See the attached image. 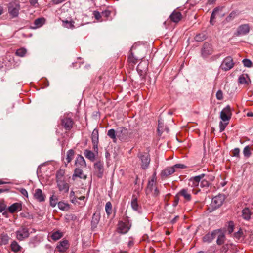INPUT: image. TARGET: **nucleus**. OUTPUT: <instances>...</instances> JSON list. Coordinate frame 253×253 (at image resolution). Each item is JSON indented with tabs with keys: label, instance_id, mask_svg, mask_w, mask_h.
Instances as JSON below:
<instances>
[{
	"label": "nucleus",
	"instance_id": "1",
	"mask_svg": "<svg viewBox=\"0 0 253 253\" xmlns=\"http://www.w3.org/2000/svg\"><path fill=\"white\" fill-rule=\"evenodd\" d=\"M137 156L140 161L141 168L144 170L147 169L151 161L149 154L148 152L139 151Z\"/></svg>",
	"mask_w": 253,
	"mask_h": 253
},
{
	"label": "nucleus",
	"instance_id": "2",
	"mask_svg": "<svg viewBox=\"0 0 253 253\" xmlns=\"http://www.w3.org/2000/svg\"><path fill=\"white\" fill-rule=\"evenodd\" d=\"M74 124V122L73 119L66 115L61 116L60 118L59 125L66 131H69L72 129Z\"/></svg>",
	"mask_w": 253,
	"mask_h": 253
},
{
	"label": "nucleus",
	"instance_id": "3",
	"mask_svg": "<svg viewBox=\"0 0 253 253\" xmlns=\"http://www.w3.org/2000/svg\"><path fill=\"white\" fill-rule=\"evenodd\" d=\"M116 135L121 141H126L132 137V133L127 128L121 126L117 128Z\"/></svg>",
	"mask_w": 253,
	"mask_h": 253
},
{
	"label": "nucleus",
	"instance_id": "4",
	"mask_svg": "<svg viewBox=\"0 0 253 253\" xmlns=\"http://www.w3.org/2000/svg\"><path fill=\"white\" fill-rule=\"evenodd\" d=\"M214 49L212 44L208 42H205L201 49V56L203 59H206L212 55Z\"/></svg>",
	"mask_w": 253,
	"mask_h": 253
},
{
	"label": "nucleus",
	"instance_id": "5",
	"mask_svg": "<svg viewBox=\"0 0 253 253\" xmlns=\"http://www.w3.org/2000/svg\"><path fill=\"white\" fill-rule=\"evenodd\" d=\"M16 238L19 241H23L29 237V229L25 226H21L15 232Z\"/></svg>",
	"mask_w": 253,
	"mask_h": 253
},
{
	"label": "nucleus",
	"instance_id": "6",
	"mask_svg": "<svg viewBox=\"0 0 253 253\" xmlns=\"http://www.w3.org/2000/svg\"><path fill=\"white\" fill-rule=\"evenodd\" d=\"M234 64L232 57L227 56L222 61L220 68L224 71H227L231 69L234 67Z\"/></svg>",
	"mask_w": 253,
	"mask_h": 253
},
{
	"label": "nucleus",
	"instance_id": "7",
	"mask_svg": "<svg viewBox=\"0 0 253 253\" xmlns=\"http://www.w3.org/2000/svg\"><path fill=\"white\" fill-rule=\"evenodd\" d=\"M91 142L93 151L96 154H98L99 143V132L97 128H94L91 135Z\"/></svg>",
	"mask_w": 253,
	"mask_h": 253
},
{
	"label": "nucleus",
	"instance_id": "8",
	"mask_svg": "<svg viewBox=\"0 0 253 253\" xmlns=\"http://www.w3.org/2000/svg\"><path fill=\"white\" fill-rule=\"evenodd\" d=\"M221 231V229H218L212 231L211 233H208L203 236L202 238L203 241L208 243L211 242Z\"/></svg>",
	"mask_w": 253,
	"mask_h": 253
},
{
	"label": "nucleus",
	"instance_id": "9",
	"mask_svg": "<svg viewBox=\"0 0 253 253\" xmlns=\"http://www.w3.org/2000/svg\"><path fill=\"white\" fill-rule=\"evenodd\" d=\"M225 200V196L223 194H218L213 197L211 201V205L214 209L220 207Z\"/></svg>",
	"mask_w": 253,
	"mask_h": 253
},
{
	"label": "nucleus",
	"instance_id": "10",
	"mask_svg": "<svg viewBox=\"0 0 253 253\" xmlns=\"http://www.w3.org/2000/svg\"><path fill=\"white\" fill-rule=\"evenodd\" d=\"M20 5L15 2L11 1L8 4V12L13 17H16L19 13Z\"/></svg>",
	"mask_w": 253,
	"mask_h": 253
},
{
	"label": "nucleus",
	"instance_id": "11",
	"mask_svg": "<svg viewBox=\"0 0 253 253\" xmlns=\"http://www.w3.org/2000/svg\"><path fill=\"white\" fill-rule=\"evenodd\" d=\"M104 163L103 162L99 161L94 164L95 173L97 177L101 178L104 172Z\"/></svg>",
	"mask_w": 253,
	"mask_h": 253
},
{
	"label": "nucleus",
	"instance_id": "12",
	"mask_svg": "<svg viewBox=\"0 0 253 253\" xmlns=\"http://www.w3.org/2000/svg\"><path fill=\"white\" fill-rule=\"evenodd\" d=\"M232 113L229 105L225 107L220 113V118L223 121H229L231 118Z\"/></svg>",
	"mask_w": 253,
	"mask_h": 253
},
{
	"label": "nucleus",
	"instance_id": "13",
	"mask_svg": "<svg viewBox=\"0 0 253 253\" xmlns=\"http://www.w3.org/2000/svg\"><path fill=\"white\" fill-rule=\"evenodd\" d=\"M131 226V223L126 224L122 221L118 224L117 231L121 234H126L128 232Z\"/></svg>",
	"mask_w": 253,
	"mask_h": 253
},
{
	"label": "nucleus",
	"instance_id": "14",
	"mask_svg": "<svg viewBox=\"0 0 253 253\" xmlns=\"http://www.w3.org/2000/svg\"><path fill=\"white\" fill-rule=\"evenodd\" d=\"M69 246L70 244L67 240H63L57 245L54 253H57V251L64 253L68 249Z\"/></svg>",
	"mask_w": 253,
	"mask_h": 253
},
{
	"label": "nucleus",
	"instance_id": "15",
	"mask_svg": "<svg viewBox=\"0 0 253 253\" xmlns=\"http://www.w3.org/2000/svg\"><path fill=\"white\" fill-rule=\"evenodd\" d=\"M249 31L250 26L248 24H242L238 27L235 35L237 36L245 35L248 34Z\"/></svg>",
	"mask_w": 253,
	"mask_h": 253
},
{
	"label": "nucleus",
	"instance_id": "16",
	"mask_svg": "<svg viewBox=\"0 0 253 253\" xmlns=\"http://www.w3.org/2000/svg\"><path fill=\"white\" fill-rule=\"evenodd\" d=\"M148 62L146 61L141 62L137 67V71L140 76H145L148 69Z\"/></svg>",
	"mask_w": 253,
	"mask_h": 253
},
{
	"label": "nucleus",
	"instance_id": "17",
	"mask_svg": "<svg viewBox=\"0 0 253 253\" xmlns=\"http://www.w3.org/2000/svg\"><path fill=\"white\" fill-rule=\"evenodd\" d=\"M131 206L134 211H137L139 214L142 213L141 206L138 204L137 198L134 195H132Z\"/></svg>",
	"mask_w": 253,
	"mask_h": 253
},
{
	"label": "nucleus",
	"instance_id": "18",
	"mask_svg": "<svg viewBox=\"0 0 253 253\" xmlns=\"http://www.w3.org/2000/svg\"><path fill=\"white\" fill-rule=\"evenodd\" d=\"M77 177L85 180L87 178V175L83 173V171L82 169L76 168L74 170V174L72 176V179L75 180Z\"/></svg>",
	"mask_w": 253,
	"mask_h": 253
},
{
	"label": "nucleus",
	"instance_id": "19",
	"mask_svg": "<svg viewBox=\"0 0 253 253\" xmlns=\"http://www.w3.org/2000/svg\"><path fill=\"white\" fill-rule=\"evenodd\" d=\"M156 174H154L151 177V179L149 180L147 190L146 193L147 194H149L152 192L153 190L155 188L156 185Z\"/></svg>",
	"mask_w": 253,
	"mask_h": 253
},
{
	"label": "nucleus",
	"instance_id": "20",
	"mask_svg": "<svg viewBox=\"0 0 253 253\" xmlns=\"http://www.w3.org/2000/svg\"><path fill=\"white\" fill-rule=\"evenodd\" d=\"M175 171L174 168L172 167H168L163 169L161 172V178L163 179H165L169 177V176L171 175Z\"/></svg>",
	"mask_w": 253,
	"mask_h": 253
},
{
	"label": "nucleus",
	"instance_id": "21",
	"mask_svg": "<svg viewBox=\"0 0 253 253\" xmlns=\"http://www.w3.org/2000/svg\"><path fill=\"white\" fill-rule=\"evenodd\" d=\"M100 214L99 212H95L92 217L91 221V226L92 230L94 231L97 227V225L100 221Z\"/></svg>",
	"mask_w": 253,
	"mask_h": 253
},
{
	"label": "nucleus",
	"instance_id": "22",
	"mask_svg": "<svg viewBox=\"0 0 253 253\" xmlns=\"http://www.w3.org/2000/svg\"><path fill=\"white\" fill-rule=\"evenodd\" d=\"M205 176V174H202L201 175L191 177L189 180V185H191L192 187H196L198 186L200 181Z\"/></svg>",
	"mask_w": 253,
	"mask_h": 253
},
{
	"label": "nucleus",
	"instance_id": "23",
	"mask_svg": "<svg viewBox=\"0 0 253 253\" xmlns=\"http://www.w3.org/2000/svg\"><path fill=\"white\" fill-rule=\"evenodd\" d=\"M34 197L39 202H44L45 200V195L42 193L41 189L35 190Z\"/></svg>",
	"mask_w": 253,
	"mask_h": 253
},
{
	"label": "nucleus",
	"instance_id": "24",
	"mask_svg": "<svg viewBox=\"0 0 253 253\" xmlns=\"http://www.w3.org/2000/svg\"><path fill=\"white\" fill-rule=\"evenodd\" d=\"M57 186L60 191H63L65 193H67L69 191V185L65 182L64 180H59L56 181Z\"/></svg>",
	"mask_w": 253,
	"mask_h": 253
},
{
	"label": "nucleus",
	"instance_id": "25",
	"mask_svg": "<svg viewBox=\"0 0 253 253\" xmlns=\"http://www.w3.org/2000/svg\"><path fill=\"white\" fill-rule=\"evenodd\" d=\"M239 84L248 85L251 83V80L247 74H243L241 75L238 79Z\"/></svg>",
	"mask_w": 253,
	"mask_h": 253
},
{
	"label": "nucleus",
	"instance_id": "26",
	"mask_svg": "<svg viewBox=\"0 0 253 253\" xmlns=\"http://www.w3.org/2000/svg\"><path fill=\"white\" fill-rule=\"evenodd\" d=\"M170 21L174 23H178L182 18V15L179 11L174 10L169 16Z\"/></svg>",
	"mask_w": 253,
	"mask_h": 253
},
{
	"label": "nucleus",
	"instance_id": "27",
	"mask_svg": "<svg viewBox=\"0 0 253 253\" xmlns=\"http://www.w3.org/2000/svg\"><path fill=\"white\" fill-rule=\"evenodd\" d=\"M253 213V211L249 208L246 207L242 211V217L245 220H249Z\"/></svg>",
	"mask_w": 253,
	"mask_h": 253
},
{
	"label": "nucleus",
	"instance_id": "28",
	"mask_svg": "<svg viewBox=\"0 0 253 253\" xmlns=\"http://www.w3.org/2000/svg\"><path fill=\"white\" fill-rule=\"evenodd\" d=\"M177 194L179 196H182L186 201H190L191 200L190 192L187 189H182Z\"/></svg>",
	"mask_w": 253,
	"mask_h": 253
},
{
	"label": "nucleus",
	"instance_id": "29",
	"mask_svg": "<svg viewBox=\"0 0 253 253\" xmlns=\"http://www.w3.org/2000/svg\"><path fill=\"white\" fill-rule=\"evenodd\" d=\"M75 165L77 167L85 168L86 166L85 161L82 155H78L75 161Z\"/></svg>",
	"mask_w": 253,
	"mask_h": 253
},
{
	"label": "nucleus",
	"instance_id": "30",
	"mask_svg": "<svg viewBox=\"0 0 253 253\" xmlns=\"http://www.w3.org/2000/svg\"><path fill=\"white\" fill-rule=\"evenodd\" d=\"M22 207L21 204L19 203H15L12 204L8 208L9 212L13 213L17 211L21 210Z\"/></svg>",
	"mask_w": 253,
	"mask_h": 253
},
{
	"label": "nucleus",
	"instance_id": "31",
	"mask_svg": "<svg viewBox=\"0 0 253 253\" xmlns=\"http://www.w3.org/2000/svg\"><path fill=\"white\" fill-rule=\"evenodd\" d=\"M75 155V151L73 149H70L67 152L66 157V162H65V166H67V164L71 162L73 159Z\"/></svg>",
	"mask_w": 253,
	"mask_h": 253
},
{
	"label": "nucleus",
	"instance_id": "32",
	"mask_svg": "<svg viewBox=\"0 0 253 253\" xmlns=\"http://www.w3.org/2000/svg\"><path fill=\"white\" fill-rule=\"evenodd\" d=\"M45 19L44 18H39L35 20L34 22V26L31 27L32 29H36L41 27L45 23Z\"/></svg>",
	"mask_w": 253,
	"mask_h": 253
},
{
	"label": "nucleus",
	"instance_id": "33",
	"mask_svg": "<svg viewBox=\"0 0 253 253\" xmlns=\"http://www.w3.org/2000/svg\"><path fill=\"white\" fill-rule=\"evenodd\" d=\"M221 10H222V8H220L219 7H216L213 9V10L211 14V17H210V23L211 25H214V22H213V20L214 19H215L216 16L218 14L219 11H221Z\"/></svg>",
	"mask_w": 253,
	"mask_h": 253
},
{
	"label": "nucleus",
	"instance_id": "34",
	"mask_svg": "<svg viewBox=\"0 0 253 253\" xmlns=\"http://www.w3.org/2000/svg\"><path fill=\"white\" fill-rule=\"evenodd\" d=\"M218 237L216 240V243L218 245H221L223 244L225 241V233L221 231L219 232L218 234H217Z\"/></svg>",
	"mask_w": 253,
	"mask_h": 253
},
{
	"label": "nucleus",
	"instance_id": "35",
	"mask_svg": "<svg viewBox=\"0 0 253 253\" xmlns=\"http://www.w3.org/2000/svg\"><path fill=\"white\" fill-rule=\"evenodd\" d=\"M10 248L12 251L18 252L21 251L22 247L19 245L17 241L14 240L10 244Z\"/></svg>",
	"mask_w": 253,
	"mask_h": 253
},
{
	"label": "nucleus",
	"instance_id": "36",
	"mask_svg": "<svg viewBox=\"0 0 253 253\" xmlns=\"http://www.w3.org/2000/svg\"><path fill=\"white\" fill-rule=\"evenodd\" d=\"M226 226V228L225 231L227 232L228 234L231 235L234 231L235 228L234 222L232 221H230L227 222Z\"/></svg>",
	"mask_w": 253,
	"mask_h": 253
},
{
	"label": "nucleus",
	"instance_id": "37",
	"mask_svg": "<svg viewBox=\"0 0 253 253\" xmlns=\"http://www.w3.org/2000/svg\"><path fill=\"white\" fill-rule=\"evenodd\" d=\"M84 156L90 161L93 162L95 160L94 153L89 150H85L84 151Z\"/></svg>",
	"mask_w": 253,
	"mask_h": 253
},
{
	"label": "nucleus",
	"instance_id": "38",
	"mask_svg": "<svg viewBox=\"0 0 253 253\" xmlns=\"http://www.w3.org/2000/svg\"><path fill=\"white\" fill-rule=\"evenodd\" d=\"M10 239V237L7 234H1L0 236V244L7 245Z\"/></svg>",
	"mask_w": 253,
	"mask_h": 253
},
{
	"label": "nucleus",
	"instance_id": "39",
	"mask_svg": "<svg viewBox=\"0 0 253 253\" xmlns=\"http://www.w3.org/2000/svg\"><path fill=\"white\" fill-rule=\"evenodd\" d=\"M138 58L134 57L133 53L130 50V53L128 56V61L129 62V64H130L131 66H133L135 64H136Z\"/></svg>",
	"mask_w": 253,
	"mask_h": 253
},
{
	"label": "nucleus",
	"instance_id": "40",
	"mask_svg": "<svg viewBox=\"0 0 253 253\" xmlns=\"http://www.w3.org/2000/svg\"><path fill=\"white\" fill-rule=\"evenodd\" d=\"M58 207L60 210L63 211H68L70 209V205L63 202H58Z\"/></svg>",
	"mask_w": 253,
	"mask_h": 253
},
{
	"label": "nucleus",
	"instance_id": "41",
	"mask_svg": "<svg viewBox=\"0 0 253 253\" xmlns=\"http://www.w3.org/2000/svg\"><path fill=\"white\" fill-rule=\"evenodd\" d=\"M64 174H65V170L62 169H60L59 170L57 171L56 174V180L57 181L58 180H64Z\"/></svg>",
	"mask_w": 253,
	"mask_h": 253
},
{
	"label": "nucleus",
	"instance_id": "42",
	"mask_svg": "<svg viewBox=\"0 0 253 253\" xmlns=\"http://www.w3.org/2000/svg\"><path fill=\"white\" fill-rule=\"evenodd\" d=\"M63 26L66 28L70 29H74L75 26H74V21L73 20L68 21L63 20Z\"/></svg>",
	"mask_w": 253,
	"mask_h": 253
},
{
	"label": "nucleus",
	"instance_id": "43",
	"mask_svg": "<svg viewBox=\"0 0 253 253\" xmlns=\"http://www.w3.org/2000/svg\"><path fill=\"white\" fill-rule=\"evenodd\" d=\"M63 236V234L62 232L57 231L52 233L51 237L53 240L56 241L62 237Z\"/></svg>",
	"mask_w": 253,
	"mask_h": 253
},
{
	"label": "nucleus",
	"instance_id": "44",
	"mask_svg": "<svg viewBox=\"0 0 253 253\" xmlns=\"http://www.w3.org/2000/svg\"><path fill=\"white\" fill-rule=\"evenodd\" d=\"M107 135L113 140V142H116L117 135L116 131L115 130V129H109L108 131Z\"/></svg>",
	"mask_w": 253,
	"mask_h": 253
},
{
	"label": "nucleus",
	"instance_id": "45",
	"mask_svg": "<svg viewBox=\"0 0 253 253\" xmlns=\"http://www.w3.org/2000/svg\"><path fill=\"white\" fill-rule=\"evenodd\" d=\"M105 211L108 216H110L112 213V206L110 202H107L105 205Z\"/></svg>",
	"mask_w": 253,
	"mask_h": 253
},
{
	"label": "nucleus",
	"instance_id": "46",
	"mask_svg": "<svg viewBox=\"0 0 253 253\" xmlns=\"http://www.w3.org/2000/svg\"><path fill=\"white\" fill-rule=\"evenodd\" d=\"M243 153L244 156L246 158H249L251 156V154H252V153L251 152L250 147L249 145L245 146L243 149Z\"/></svg>",
	"mask_w": 253,
	"mask_h": 253
},
{
	"label": "nucleus",
	"instance_id": "47",
	"mask_svg": "<svg viewBox=\"0 0 253 253\" xmlns=\"http://www.w3.org/2000/svg\"><path fill=\"white\" fill-rule=\"evenodd\" d=\"M27 52V50L25 48H20L18 49L15 52L17 56L19 57H24Z\"/></svg>",
	"mask_w": 253,
	"mask_h": 253
},
{
	"label": "nucleus",
	"instance_id": "48",
	"mask_svg": "<svg viewBox=\"0 0 253 253\" xmlns=\"http://www.w3.org/2000/svg\"><path fill=\"white\" fill-rule=\"evenodd\" d=\"M57 197L53 195L50 197V205L52 207H55L57 203Z\"/></svg>",
	"mask_w": 253,
	"mask_h": 253
},
{
	"label": "nucleus",
	"instance_id": "49",
	"mask_svg": "<svg viewBox=\"0 0 253 253\" xmlns=\"http://www.w3.org/2000/svg\"><path fill=\"white\" fill-rule=\"evenodd\" d=\"M243 232L242 229L240 228L238 231L233 234V237L237 240H239L243 236Z\"/></svg>",
	"mask_w": 253,
	"mask_h": 253
},
{
	"label": "nucleus",
	"instance_id": "50",
	"mask_svg": "<svg viewBox=\"0 0 253 253\" xmlns=\"http://www.w3.org/2000/svg\"><path fill=\"white\" fill-rule=\"evenodd\" d=\"M237 15L236 12L233 11L226 18L225 20L227 22H230L233 20L235 17Z\"/></svg>",
	"mask_w": 253,
	"mask_h": 253
},
{
	"label": "nucleus",
	"instance_id": "51",
	"mask_svg": "<svg viewBox=\"0 0 253 253\" xmlns=\"http://www.w3.org/2000/svg\"><path fill=\"white\" fill-rule=\"evenodd\" d=\"M242 63L245 67L250 68L253 66V63L250 59H244L242 60Z\"/></svg>",
	"mask_w": 253,
	"mask_h": 253
},
{
	"label": "nucleus",
	"instance_id": "52",
	"mask_svg": "<svg viewBox=\"0 0 253 253\" xmlns=\"http://www.w3.org/2000/svg\"><path fill=\"white\" fill-rule=\"evenodd\" d=\"M205 39H206V36L205 35H204L203 34H199L196 35V36L194 38L195 40L197 42L203 41Z\"/></svg>",
	"mask_w": 253,
	"mask_h": 253
},
{
	"label": "nucleus",
	"instance_id": "53",
	"mask_svg": "<svg viewBox=\"0 0 253 253\" xmlns=\"http://www.w3.org/2000/svg\"><path fill=\"white\" fill-rule=\"evenodd\" d=\"M210 184V182L207 180L203 179L201 181L200 186L203 188H208Z\"/></svg>",
	"mask_w": 253,
	"mask_h": 253
},
{
	"label": "nucleus",
	"instance_id": "54",
	"mask_svg": "<svg viewBox=\"0 0 253 253\" xmlns=\"http://www.w3.org/2000/svg\"><path fill=\"white\" fill-rule=\"evenodd\" d=\"M240 149L238 148H235L232 151V156L237 158L240 157Z\"/></svg>",
	"mask_w": 253,
	"mask_h": 253
},
{
	"label": "nucleus",
	"instance_id": "55",
	"mask_svg": "<svg viewBox=\"0 0 253 253\" xmlns=\"http://www.w3.org/2000/svg\"><path fill=\"white\" fill-rule=\"evenodd\" d=\"M216 97L219 100H221L223 99V93L221 90H218L217 91L216 94Z\"/></svg>",
	"mask_w": 253,
	"mask_h": 253
},
{
	"label": "nucleus",
	"instance_id": "56",
	"mask_svg": "<svg viewBox=\"0 0 253 253\" xmlns=\"http://www.w3.org/2000/svg\"><path fill=\"white\" fill-rule=\"evenodd\" d=\"M163 123L160 120H159L158 128V131L159 132V133H162L163 132Z\"/></svg>",
	"mask_w": 253,
	"mask_h": 253
},
{
	"label": "nucleus",
	"instance_id": "57",
	"mask_svg": "<svg viewBox=\"0 0 253 253\" xmlns=\"http://www.w3.org/2000/svg\"><path fill=\"white\" fill-rule=\"evenodd\" d=\"M172 167L174 168V170H175V169H185L186 168V166L183 164H177L172 166Z\"/></svg>",
	"mask_w": 253,
	"mask_h": 253
},
{
	"label": "nucleus",
	"instance_id": "58",
	"mask_svg": "<svg viewBox=\"0 0 253 253\" xmlns=\"http://www.w3.org/2000/svg\"><path fill=\"white\" fill-rule=\"evenodd\" d=\"M93 15L95 18L97 20H100V18L102 17V14L101 15L100 13L97 11L93 12Z\"/></svg>",
	"mask_w": 253,
	"mask_h": 253
},
{
	"label": "nucleus",
	"instance_id": "59",
	"mask_svg": "<svg viewBox=\"0 0 253 253\" xmlns=\"http://www.w3.org/2000/svg\"><path fill=\"white\" fill-rule=\"evenodd\" d=\"M179 196L178 195V194H177L174 197V202L173 203V206L174 207L176 206L177 205V204H178L179 200Z\"/></svg>",
	"mask_w": 253,
	"mask_h": 253
},
{
	"label": "nucleus",
	"instance_id": "60",
	"mask_svg": "<svg viewBox=\"0 0 253 253\" xmlns=\"http://www.w3.org/2000/svg\"><path fill=\"white\" fill-rule=\"evenodd\" d=\"M111 14V11L109 10H105L102 12V16L107 18Z\"/></svg>",
	"mask_w": 253,
	"mask_h": 253
},
{
	"label": "nucleus",
	"instance_id": "61",
	"mask_svg": "<svg viewBox=\"0 0 253 253\" xmlns=\"http://www.w3.org/2000/svg\"><path fill=\"white\" fill-rule=\"evenodd\" d=\"M226 126V124H223L222 122H220L219 123L220 132H222L224 130Z\"/></svg>",
	"mask_w": 253,
	"mask_h": 253
},
{
	"label": "nucleus",
	"instance_id": "62",
	"mask_svg": "<svg viewBox=\"0 0 253 253\" xmlns=\"http://www.w3.org/2000/svg\"><path fill=\"white\" fill-rule=\"evenodd\" d=\"M20 192L23 195L26 196V197H28V192L25 188H21L20 190Z\"/></svg>",
	"mask_w": 253,
	"mask_h": 253
},
{
	"label": "nucleus",
	"instance_id": "63",
	"mask_svg": "<svg viewBox=\"0 0 253 253\" xmlns=\"http://www.w3.org/2000/svg\"><path fill=\"white\" fill-rule=\"evenodd\" d=\"M152 195L154 197H157L159 195V191L157 187H155L154 192L152 191Z\"/></svg>",
	"mask_w": 253,
	"mask_h": 253
},
{
	"label": "nucleus",
	"instance_id": "64",
	"mask_svg": "<svg viewBox=\"0 0 253 253\" xmlns=\"http://www.w3.org/2000/svg\"><path fill=\"white\" fill-rule=\"evenodd\" d=\"M6 206L4 203L0 204V212H3L6 209Z\"/></svg>",
	"mask_w": 253,
	"mask_h": 253
}]
</instances>
